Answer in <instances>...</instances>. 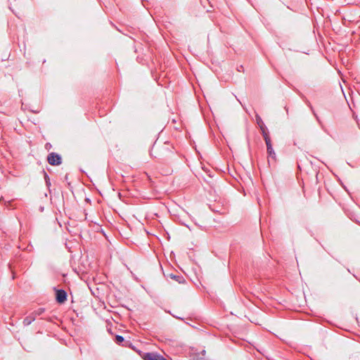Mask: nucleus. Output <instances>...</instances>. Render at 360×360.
I'll return each mask as SVG.
<instances>
[{
  "label": "nucleus",
  "mask_w": 360,
  "mask_h": 360,
  "mask_svg": "<svg viewBox=\"0 0 360 360\" xmlns=\"http://www.w3.org/2000/svg\"><path fill=\"white\" fill-rule=\"evenodd\" d=\"M255 120H256V122H257L258 127L260 129V131L262 132L264 139L265 140L266 138L269 139L270 137L269 136L268 129H267L266 127L265 126L262 119L258 114H256Z\"/></svg>",
  "instance_id": "1"
},
{
  "label": "nucleus",
  "mask_w": 360,
  "mask_h": 360,
  "mask_svg": "<svg viewBox=\"0 0 360 360\" xmlns=\"http://www.w3.org/2000/svg\"><path fill=\"white\" fill-rule=\"evenodd\" d=\"M47 161L51 165L58 166L62 163V158L59 154L51 153L47 156Z\"/></svg>",
  "instance_id": "2"
},
{
  "label": "nucleus",
  "mask_w": 360,
  "mask_h": 360,
  "mask_svg": "<svg viewBox=\"0 0 360 360\" xmlns=\"http://www.w3.org/2000/svg\"><path fill=\"white\" fill-rule=\"evenodd\" d=\"M264 141H265V143L266 145V150H267V153H268L269 157H270L272 159L275 160L276 159V153H275L274 150L273 149L271 141V139L270 138L269 139H266V138Z\"/></svg>",
  "instance_id": "3"
},
{
  "label": "nucleus",
  "mask_w": 360,
  "mask_h": 360,
  "mask_svg": "<svg viewBox=\"0 0 360 360\" xmlns=\"http://www.w3.org/2000/svg\"><path fill=\"white\" fill-rule=\"evenodd\" d=\"M56 295V301L58 303H63L67 300V292L64 290H58Z\"/></svg>",
  "instance_id": "4"
},
{
  "label": "nucleus",
  "mask_w": 360,
  "mask_h": 360,
  "mask_svg": "<svg viewBox=\"0 0 360 360\" xmlns=\"http://www.w3.org/2000/svg\"><path fill=\"white\" fill-rule=\"evenodd\" d=\"M36 319V317L33 314V313L30 314L29 316H26L23 320V325L24 326H29L32 323L34 320Z\"/></svg>",
  "instance_id": "5"
},
{
  "label": "nucleus",
  "mask_w": 360,
  "mask_h": 360,
  "mask_svg": "<svg viewBox=\"0 0 360 360\" xmlns=\"http://www.w3.org/2000/svg\"><path fill=\"white\" fill-rule=\"evenodd\" d=\"M169 276L172 279L175 280L176 281H177L179 283H183L184 281V278L181 276L172 274L169 275Z\"/></svg>",
  "instance_id": "6"
},
{
  "label": "nucleus",
  "mask_w": 360,
  "mask_h": 360,
  "mask_svg": "<svg viewBox=\"0 0 360 360\" xmlns=\"http://www.w3.org/2000/svg\"><path fill=\"white\" fill-rule=\"evenodd\" d=\"M45 311L44 308H39L36 310H34L32 313L34 315V316L37 318V316L41 315Z\"/></svg>",
  "instance_id": "7"
},
{
  "label": "nucleus",
  "mask_w": 360,
  "mask_h": 360,
  "mask_svg": "<svg viewBox=\"0 0 360 360\" xmlns=\"http://www.w3.org/2000/svg\"><path fill=\"white\" fill-rule=\"evenodd\" d=\"M124 338L121 335H117L115 336V342L117 344H121L124 341Z\"/></svg>",
  "instance_id": "8"
},
{
  "label": "nucleus",
  "mask_w": 360,
  "mask_h": 360,
  "mask_svg": "<svg viewBox=\"0 0 360 360\" xmlns=\"http://www.w3.org/2000/svg\"><path fill=\"white\" fill-rule=\"evenodd\" d=\"M44 179H45V181H46V185L48 187H49L51 186L50 179L49 177V175L45 172H44Z\"/></svg>",
  "instance_id": "9"
},
{
  "label": "nucleus",
  "mask_w": 360,
  "mask_h": 360,
  "mask_svg": "<svg viewBox=\"0 0 360 360\" xmlns=\"http://www.w3.org/2000/svg\"><path fill=\"white\" fill-rule=\"evenodd\" d=\"M193 360H206L204 356H200V354H195L193 356Z\"/></svg>",
  "instance_id": "10"
},
{
  "label": "nucleus",
  "mask_w": 360,
  "mask_h": 360,
  "mask_svg": "<svg viewBox=\"0 0 360 360\" xmlns=\"http://www.w3.org/2000/svg\"><path fill=\"white\" fill-rule=\"evenodd\" d=\"M308 105L309 106V108H311V110H312L313 114H314V115L316 117V120H317L318 121H319V117H318L317 115L315 113V112H314V110H313V108H312L311 105V104H310V103H309V102H308Z\"/></svg>",
  "instance_id": "11"
},
{
  "label": "nucleus",
  "mask_w": 360,
  "mask_h": 360,
  "mask_svg": "<svg viewBox=\"0 0 360 360\" xmlns=\"http://www.w3.org/2000/svg\"><path fill=\"white\" fill-rule=\"evenodd\" d=\"M205 353H206L205 350L203 349L200 354V356L205 357Z\"/></svg>",
  "instance_id": "12"
},
{
  "label": "nucleus",
  "mask_w": 360,
  "mask_h": 360,
  "mask_svg": "<svg viewBox=\"0 0 360 360\" xmlns=\"http://www.w3.org/2000/svg\"><path fill=\"white\" fill-rule=\"evenodd\" d=\"M46 146H47L46 150H49V146H48V143H46Z\"/></svg>",
  "instance_id": "13"
},
{
  "label": "nucleus",
  "mask_w": 360,
  "mask_h": 360,
  "mask_svg": "<svg viewBox=\"0 0 360 360\" xmlns=\"http://www.w3.org/2000/svg\"><path fill=\"white\" fill-rule=\"evenodd\" d=\"M46 146H47L46 150H49V146H48V143H46Z\"/></svg>",
  "instance_id": "14"
},
{
  "label": "nucleus",
  "mask_w": 360,
  "mask_h": 360,
  "mask_svg": "<svg viewBox=\"0 0 360 360\" xmlns=\"http://www.w3.org/2000/svg\"><path fill=\"white\" fill-rule=\"evenodd\" d=\"M46 146H47L46 150H49V146H48V143H46Z\"/></svg>",
  "instance_id": "15"
},
{
  "label": "nucleus",
  "mask_w": 360,
  "mask_h": 360,
  "mask_svg": "<svg viewBox=\"0 0 360 360\" xmlns=\"http://www.w3.org/2000/svg\"><path fill=\"white\" fill-rule=\"evenodd\" d=\"M176 318L180 319V320H182V318H181V317H176Z\"/></svg>",
  "instance_id": "16"
},
{
  "label": "nucleus",
  "mask_w": 360,
  "mask_h": 360,
  "mask_svg": "<svg viewBox=\"0 0 360 360\" xmlns=\"http://www.w3.org/2000/svg\"><path fill=\"white\" fill-rule=\"evenodd\" d=\"M176 318L180 319V320H182V318H181V317H176Z\"/></svg>",
  "instance_id": "17"
}]
</instances>
